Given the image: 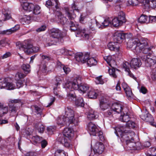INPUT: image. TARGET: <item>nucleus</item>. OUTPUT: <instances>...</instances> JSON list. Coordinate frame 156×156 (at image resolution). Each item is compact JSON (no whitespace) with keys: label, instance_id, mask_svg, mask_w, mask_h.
I'll return each instance as SVG.
<instances>
[{"label":"nucleus","instance_id":"obj_6","mask_svg":"<svg viewBox=\"0 0 156 156\" xmlns=\"http://www.w3.org/2000/svg\"><path fill=\"white\" fill-rule=\"evenodd\" d=\"M80 83V80L79 78H76V79H74L73 81L68 83L66 86L69 89L72 87L74 90H78L81 92L84 93L89 89V86L87 84H80L79 85V84Z\"/></svg>","mask_w":156,"mask_h":156},{"label":"nucleus","instance_id":"obj_33","mask_svg":"<svg viewBox=\"0 0 156 156\" xmlns=\"http://www.w3.org/2000/svg\"><path fill=\"white\" fill-rule=\"evenodd\" d=\"M145 5L147 6L154 8L156 7V0H145Z\"/></svg>","mask_w":156,"mask_h":156},{"label":"nucleus","instance_id":"obj_35","mask_svg":"<svg viewBox=\"0 0 156 156\" xmlns=\"http://www.w3.org/2000/svg\"><path fill=\"white\" fill-rule=\"evenodd\" d=\"M87 95L89 98L95 99L97 97L98 94L95 90L92 89L89 91Z\"/></svg>","mask_w":156,"mask_h":156},{"label":"nucleus","instance_id":"obj_30","mask_svg":"<svg viewBox=\"0 0 156 156\" xmlns=\"http://www.w3.org/2000/svg\"><path fill=\"white\" fill-rule=\"evenodd\" d=\"M57 123L58 125L62 126L69 125L70 123H68V120H66L64 116L62 117L58 118L57 119Z\"/></svg>","mask_w":156,"mask_h":156},{"label":"nucleus","instance_id":"obj_25","mask_svg":"<svg viewBox=\"0 0 156 156\" xmlns=\"http://www.w3.org/2000/svg\"><path fill=\"white\" fill-rule=\"evenodd\" d=\"M98 116L97 113L92 110H90L87 114V118L90 120L95 119Z\"/></svg>","mask_w":156,"mask_h":156},{"label":"nucleus","instance_id":"obj_45","mask_svg":"<svg viewBox=\"0 0 156 156\" xmlns=\"http://www.w3.org/2000/svg\"><path fill=\"white\" fill-rule=\"evenodd\" d=\"M33 140L34 142V144H37L41 142L42 140V137H40L38 136H33L32 137Z\"/></svg>","mask_w":156,"mask_h":156},{"label":"nucleus","instance_id":"obj_36","mask_svg":"<svg viewBox=\"0 0 156 156\" xmlns=\"http://www.w3.org/2000/svg\"><path fill=\"white\" fill-rule=\"evenodd\" d=\"M58 67V68H62L64 72L66 74H68L70 71V69L67 66H65L64 65L61 64L60 62H58L57 63Z\"/></svg>","mask_w":156,"mask_h":156},{"label":"nucleus","instance_id":"obj_27","mask_svg":"<svg viewBox=\"0 0 156 156\" xmlns=\"http://www.w3.org/2000/svg\"><path fill=\"white\" fill-rule=\"evenodd\" d=\"M57 53L58 55H71L73 54L72 51H69L66 48H61L58 50Z\"/></svg>","mask_w":156,"mask_h":156},{"label":"nucleus","instance_id":"obj_52","mask_svg":"<svg viewBox=\"0 0 156 156\" xmlns=\"http://www.w3.org/2000/svg\"><path fill=\"white\" fill-rule=\"evenodd\" d=\"M149 113L148 112L146 109H143L141 111V114L140 115V118L143 120L142 116H144L145 118H147V115Z\"/></svg>","mask_w":156,"mask_h":156},{"label":"nucleus","instance_id":"obj_11","mask_svg":"<svg viewBox=\"0 0 156 156\" xmlns=\"http://www.w3.org/2000/svg\"><path fill=\"white\" fill-rule=\"evenodd\" d=\"M21 102V101L20 99H14L10 100L8 103L9 111L10 112V115L12 116L16 115L17 114V112L18 108L17 107L15 106L14 105H13V103H20Z\"/></svg>","mask_w":156,"mask_h":156},{"label":"nucleus","instance_id":"obj_37","mask_svg":"<svg viewBox=\"0 0 156 156\" xmlns=\"http://www.w3.org/2000/svg\"><path fill=\"white\" fill-rule=\"evenodd\" d=\"M130 119L129 115L127 114L126 115L124 113L121 115L120 117V120L121 121L126 123L129 121Z\"/></svg>","mask_w":156,"mask_h":156},{"label":"nucleus","instance_id":"obj_62","mask_svg":"<svg viewBox=\"0 0 156 156\" xmlns=\"http://www.w3.org/2000/svg\"><path fill=\"white\" fill-rule=\"evenodd\" d=\"M60 90V89L58 86H56L54 88V93L55 95L56 96H58L59 94V92Z\"/></svg>","mask_w":156,"mask_h":156},{"label":"nucleus","instance_id":"obj_44","mask_svg":"<svg viewBox=\"0 0 156 156\" xmlns=\"http://www.w3.org/2000/svg\"><path fill=\"white\" fill-rule=\"evenodd\" d=\"M112 20L109 18L105 20L102 23V26H103L104 28L109 25V24H111Z\"/></svg>","mask_w":156,"mask_h":156},{"label":"nucleus","instance_id":"obj_22","mask_svg":"<svg viewBox=\"0 0 156 156\" xmlns=\"http://www.w3.org/2000/svg\"><path fill=\"white\" fill-rule=\"evenodd\" d=\"M120 46V45L119 43L114 41L113 42H109L108 44V48L110 50L115 51H119Z\"/></svg>","mask_w":156,"mask_h":156},{"label":"nucleus","instance_id":"obj_2","mask_svg":"<svg viewBox=\"0 0 156 156\" xmlns=\"http://www.w3.org/2000/svg\"><path fill=\"white\" fill-rule=\"evenodd\" d=\"M154 56L149 53V54L144 55L141 57V59L145 62V66L147 67L151 68L150 72L151 78L153 80H156V46L154 48Z\"/></svg>","mask_w":156,"mask_h":156},{"label":"nucleus","instance_id":"obj_43","mask_svg":"<svg viewBox=\"0 0 156 156\" xmlns=\"http://www.w3.org/2000/svg\"><path fill=\"white\" fill-rule=\"evenodd\" d=\"M111 67L112 68V69H108L109 74L113 77L115 78L117 77V76L115 73V69L112 65Z\"/></svg>","mask_w":156,"mask_h":156},{"label":"nucleus","instance_id":"obj_49","mask_svg":"<svg viewBox=\"0 0 156 156\" xmlns=\"http://www.w3.org/2000/svg\"><path fill=\"white\" fill-rule=\"evenodd\" d=\"M31 108L32 109H34L35 110V112L37 114L41 115V113L42 112V109L40 108L36 105L32 106Z\"/></svg>","mask_w":156,"mask_h":156},{"label":"nucleus","instance_id":"obj_24","mask_svg":"<svg viewBox=\"0 0 156 156\" xmlns=\"http://www.w3.org/2000/svg\"><path fill=\"white\" fill-rule=\"evenodd\" d=\"M46 6H53L56 9H59L60 6V4L58 0H48L45 4Z\"/></svg>","mask_w":156,"mask_h":156},{"label":"nucleus","instance_id":"obj_31","mask_svg":"<svg viewBox=\"0 0 156 156\" xmlns=\"http://www.w3.org/2000/svg\"><path fill=\"white\" fill-rule=\"evenodd\" d=\"M104 58L111 66H112V65L114 66L115 65V61L112 59V57L111 56H105L104 57Z\"/></svg>","mask_w":156,"mask_h":156},{"label":"nucleus","instance_id":"obj_50","mask_svg":"<svg viewBox=\"0 0 156 156\" xmlns=\"http://www.w3.org/2000/svg\"><path fill=\"white\" fill-rule=\"evenodd\" d=\"M56 129L55 126H49L47 128V131L49 134H52Z\"/></svg>","mask_w":156,"mask_h":156},{"label":"nucleus","instance_id":"obj_64","mask_svg":"<svg viewBox=\"0 0 156 156\" xmlns=\"http://www.w3.org/2000/svg\"><path fill=\"white\" fill-rule=\"evenodd\" d=\"M41 147L43 148H44L48 144L47 141L45 140H42L41 141Z\"/></svg>","mask_w":156,"mask_h":156},{"label":"nucleus","instance_id":"obj_55","mask_svg":"<svg viewBox=\"0 0 156 156\" xmlns=\"http://www.w3.org/2000/svg\"><path fill=\"white\" fill-rule=\"evenodd\" d=\"M149 151L151 154H150L149 156H156V147H151L149 149Z\"/></svg>","mask_w":156,"mask_h":156},{"label":"nucleus","instance_id":"obj_3","mask_svg":"<svg viewBox=\"0 0 156 156\" xmlns=\"http://www.w3.org/2000/svg\"><path fill=\"white\" fill-rule=\"evenodd\" d=\"M146 39L142 38L139 40L137 38L130 39L127 42V45L130 48L135 49L137 53L140 52L142 49L147 47Z\"/></svg>","mask_w":156,"mask_h":156},{"label":"nucleus","instance_id":"obj_34","mask_svg":"<svg viewBox=\"0 0 156 156\" xmlns=\"http://www.w3.org/2000/svg\"><path fill=\"white\" fill-rule=\"evenodd\" d=\"M55 156H68L67 153L62 149H57L55 152Z\"/></svg>","mask_w":156,"mask_h":156},{"label":"nucleus","instance_id":"obj_17","mask_svg":"<svg viewBox=\"0 0 156 156\" xmlns=\"http://www.w3.org/2000/svg\"><path fill=\"white\" fill-rule=\"evenodd\" d=\"M55 17V20L63 25L66 23L68 21L67 19L63 16L61 12H56Z\"/></svg>","mask_w":156,"mask_h":156},{"label":"nucleus","instance_id":"obj_51","mask_svg":"<svg viewBox=\"0 0 156 156\" xmlns=\"http://www.w3.org/2000/svg\"><path fill=\"white\" fill-rule=\"evenodd\" d=\"M96 20H91V22L89 24L90 29L92 30H95L96 28L95 23Z\"/></svg>","mask_w":156,"mask_h":156},{"label":"nucleus","instance_id":"obj_23","mask_svg":"<svg viewBox=\"0 0 156 156\" xmlns=\"http://www.w3.org/2000/svg\"><path fill=\"white\" fill-rule=\"evenodd\" d=\"M141 65V62L140 60L136 58H133L130 63V66L135 69L139 67Z\"/></svg>","mask_w":156,"mask_h":156},{"label":"nucleus","instance_id":"obj_18","mask_svg":"<svg viewBox=\"0 0 156 156\" xmlns=\"http://www.w3.org/2000/svg\"><path fill=\"white\" fill-rule=\"evenodd\" d=\"M93 148L94 153L95 154H100L102 153L104 151V147L102 143L97 142Z\"/></svg>","mask_w":156,"mask_h":156},{"label":"nucleus","instance_id":"obj_48","mask_svg":"<svg viewBox=\"0 0 156 156\" xmlns=\"http://www.w3.org/2000/svg\"><path fill=\"white\" fill-rule=\"evenodd\" d=\"M96 136H98L100 140L102 141L105 140V137L103 135V133L99 130V131L97 133Z\"/></svg>","mask_w":156,"mask_h":156},{"label":"nucleus","instance_id":"obj_7","mask_svg":"<svg viewBox=\"0 0 156 156\" xmlns=\"http://www.w3.org/2000/svg\"><path fill=\"white\" fill-rule=\"evenodd\" d=\"M16 45L18 46L19 49H23L24 52L27 54L37 52L40 49L38 47L32 46V45L27 41H25L23 44H21L20 42H17Z\"/></svg>","mask_w":156,"mask_h":156},{"label":"nucleus","instance_id":"obj_20","mask_svg":"<svg viewBox=\"0 0 156 156\" xmlns=\"http://www.w3.org/2000/svg\"><path fill=\"white\" fill-rule=\"evenodd\" d=\"M67 83L66 84V85ZM66 88L67 90V98L69 100L72 101H75L76 100V94L75 93L73 90H74L72 87L70 89H68L66 86Z\"/></svg>","mask_w":156,"mask_h":156},{"label":"nucleus","instance_id":"obj_56","mask_svg":"<svg viewBox=\"0 0 156 156\" xmlns=\"http://www.w3.org/2000/svg\"><path fill=\"white\" fill-rule=\"evenodd\" d=\"M124 91L128 97H131L133 96V94L130 88H128L127 90Z\"/></svg>","mask_w":156,"mask_h":156},{"label":"nucleus","instance_id":"obj_10","mask_svg":"<svg viewBox=\"0 0 156 156\" xmlns=\"http://www.w3.org/2000/svg\"><path fill=\"white\" fill-rule=\"evenodd\" d=\"M111 23L115 27L122 25L126 22L125 13L122 11L119 13L118 17L114 18L111 21Z\"/></svg>","mask_w":156,"mask_h":156},{"label":"nucleus","instance_id":"obj_1","mask_svg":"<svg viewBox=\"0 0 156 156\" xmlns=\"http://www.w3.org/2000/svg\"><path fill=\"white\" fill-rule=\"evenodd\" d=\"M123 127L121 126L120 127H117L115 129V133L116 136L120 137L122 141H125L128 147H129L130 150H132L133 148L136 147V144L134 141L133 136H135L134 132H130L127 133H125V131L122 132V129H123ZM126 131V130H125Z\"/></svg>","mask_w":156,"mask_h":156},{"label":"nucleus","instance_id":"obj_38","mask_svg":"<svg viewBox=\"0 0 156 156\" xmlns=\"http://www.w3.org/2000/svg\"><path fill=\"white\" fill-rule=\"evenodd\" d=\"M97 63L96 60L94 58H89V59L87 60V64L90 67L96 65L97 64Z\"/></svg>","mask_w":156,"mask_h":156},{"label":"nucleus","instance_id":"obj_14","mask_svg":"<svg viewBox=\"0 0 156 156\" xmlns=\"http://www.w3.org/2000/svg\"><path fill=\"white\" fill-rule=\"evenodd\" d=\"M75 57L77 61L84 63L87 62V60L89 59V54L87 53L83 55L82 53H77L76 54Z\"/></svg>","mask_w":156,"mask_h":156},{"label":"nucleus","instance_id":"obj_60","mask_svg":"<svg viewBox=\"0 0 156 156\" xmlns=\"http://www.w3.org/2000/svg\"><path fill=\"white\" fill-rule=\"evenodd\" d=\"M24 17L20 20L21 23L23 24H25V23H27L30 20V17Z\"/></svg>","mask_w":156,"mask_h":156},{"label":"nucleus","instance_id":"obj_13","mask_svg":"<svg viewBox=\"0 0 156 156\" xmlns=\"http://www.w3.org/2000/svg\"><path fill=\"white\" fill-rule=\"evenodd\" d=\"M77 26V25H76L75 26L71 27L70 30L73 31H74L75 30L78 31V33H77V34H81V36L83 38H84L85 39H88L89 37L90 32L84 29L83 30L80 29H78Z\"/></svg>","mask_w":156,"mask_h":156},{"label":"nucleus","instance_id":"obj_21","mask_svg":"<svg viewBox=\"0 0 156 156\" xmlns=\"http://www.w3.org/2000/svg\"><path fill=\"white\" fill-rule=\"evenodd\" d=\"M123 108V104L122 103L120 102L113 103L111 106L112 109L118 113L121 112Z\"/></svg>","mask_w":156,"mask_h":156},{"label":"nucleus","instance_id":"obj_12","mask_svg":"<svg viewBox=\"0 0 156 156\" xmlns=\"http://www.w3.org/2000/svg\"><path fill=\"white\" fill-rule=\"evenodd\" d=\"M15 88V86L11 83L8 81L7 78L0 79V88H5L8 90H13Z\"/></svg>","mask_w":156,"mask_h":156},{"label":"nucleus","instance_id":"obj_4","mask_svg":"<svg viewBox=\"0 0 156 156\" xmlns=\"http://www.w3.org/2000/svg\"><path fill=\"white\" fill-rule=\"evenodd\" d=\"M74 136V131L70 128L64 129L63 131V135H61L58 138L59 142L63 144L65 147L70 148L72 147L69 140L68 138L73 137Z\"/></svg>","mask_w":156,"mask_h":156},{"label":"nucleus","instance_id":"obj_29","mask_svg":"<svg viewBox=\"0 0 156 156\" xmlns=\"http://www.w3.org/2000/svg\"><path fill=\"white\" fill-rule=\"evenodd\" d=\"M100 107L102 111H104L109 108L110 105L109 104L105 101L104 100H101L100 102Z\"/></svg>","mask_w":156,"mask_h":156},{"label":"nucleus","instance_id":"obj_47","mask_svg":"<svg viewBox=\"0 0 156 156\" xmlns=\"http://www.w3.org/2000/svg\"><path fill=\"white\" fill-rule=\"evenodd\" d=\"M40 9L41 8L38 5H35L33 10V14L35 15L39 14L40 13Z\"/></svg>","mask_w":156,"mask_h":156},{"label":"nucleus","instance_id":"obj_15","mask_svg":"<svg viewBox=\"0 0 156 156\" xmlns=\"http://www.w3.org/2000/svg\"><path fill=\"white\" fill-rule=\"evenodd\" d=\"M136 126V124L135 122L133 121H129V122H128L126 123V126H118L117 127H116L114 128V129L115 130V129L117 127H120L121 126H123V127L124 129H122V132L124 131H125V130H126V131H125V133L126 134L127 132L128 133H129L130 132H133V131H131L129 129H133L135 128Z\"/></svg>","mask_w":156,"mask_h":156},{"label":"nucleus","instance_id":"obj_19","mask_svg":"<svg viewBox=\"0 0 156 156\" xmlns=\"http://www.w3.org/2000/svg\"><path fill=\"white\" fill-rule=\"evenodd\" d=\"M87 127L90 135H96L97 133L99 131V129L92 122H90L88 123Z\"/></svg>","mask_w":156,"mask_h":156},{"label":"nucleus","instance_id":"obj_42","mask_svg":"<svg viewBox=\"0 0 156 156\" xmlns=\"http://www.w3.org/2000/svg\"><path fill=\"white\" fill-rule=\"evenodd\" d=\"M148 19L146 15H142L138 19L139 22L141 23H144L146 22Z\"/></svg>","mask_w":156,"mask_h":156},{"label":"nucleus","instance_id":"obj_61","mask_svg":"<svg viewBox=\"0 0 156 156\" xmlns=\"http://www.w3.org/2000/svg\"><path fill=\"white\" fill-rule=\"evenodd\" d=\"M153 48V47H151V48L150 47L149 48H147V47H146L145 48H144L142 49V50L141 51H142V53L144 54H147L149 51L151 50L152 48Z\"/></svg>","mask_w":156,"mask_h":156},{"label":"nucleus","instance_id":"obj_39","mask_svg":"<svg viewBox=\"0 0 156 156\" xmlns=\"http://www.w3.org/2000/svg\"><path fill=\"white\" fill-rule=\"evenodd\" d=\"M3 13L5 17V20H9L10 18H11V16L10 14L11 11L8 9H4V11L3 12Z\"/></svg>","mask_w":156,"mask_h":156},{"label":"nucleus","instance_id":"obj_32","mask_svg":"<svg viewBox=\"0 0 156 156\" xmlns=\"http://www.w3.org/2000/svg\"><path fill=\"white\" fill-rule=\"evenodd\" d=\"M27 74L21 71H19L15 75V79L16 80H21L23 79L26 76Z\"/></svg>","mask_w":156,"mask_h":156},{"label":"nucleus","instance_id":"obj_41","mask_svg":"<svg viewBox=\"0 0 156 156\" xmlns=\"http://www.w3.org/2000/svg\"><path fill=\"white\" fill-rule=\"evenodd\" d=\"M75 104L76 105L82 107H83L84 104L83 102V100L82 98H80L77 100L75 101Z\"/></svg>","mask_w":156,"mask_h":156},{"label":"nucleus","instance_id":"obj_46","mask_svg":"<svg viewBox=\"0 0 156 156\" xmlns=\"http://www.w3.org/2000/svg\"><path fill=\"white\" fill-rule=\"evenodd\" d=\"M10 40L7 38H4L0 41V45L4 46L6 44L9 45L10 44Z\"/></svg>","mask_w":156,"mask_h":156},{"label":"nucleus","instance_id":"obj_28","mask_svg":"<svg viewBox=\"0 0 156 156\" xmlns=\"http://www.w3.org/2000/svg\"><path fill=\"white\" fill-rule=\"evenodd\" d=\"M20 28V26L19 25H16L15 27L10 29L3 31L2 33L3 34L9 35L11 34L18 30Z\"/></svg>","mask_w":156,"mask_h":156},{"label":"nucleus","instance_id":"obj_57","mask_svg":"<svg viewBox=\"0 0 156 156\" xmlns=\"http://www.w3.org/2000/svg\"><path fill=\"white\" fill-rule=\"evenodd\" d=\"M17 81L16 82V85L17 88H19L22 87L23 85V83L24 82V80H16Z\"/></svg>","mask_w":156,"mask_h":156},{"label":"nucleus","instance_id":"obj_26","mask_svg":"<svg viewBox=\"0 0 156 156\" xmlns=\"http://www.w3.org/2000/svg\"><path fill=\"white\" fill-rule=\"evenodd\" d=\"M147 116V118H146L143 116H142L143 120L147 122L150 123V124L153 126L156 127V123L154 122V119L152 115L149 113Z\"/></svg>","mask_w":156,"mask_h":156},{"label":"nucleus","instance_id":"obj_5","mask_svg":"<svg viewBox=\"0 0 156 156\" xmlns=\"http://www.w3.org/2000/svg\"><path fill=\"white\" fill-rule=\"evenodd\" d=\"M50 35L51 38L49 40L46 46H49L55 43L61 41L63 37L62 32L58 28H53L50 30Z\"/></svg>","mask_w":156,"mask_h":156},{"label":"nucleus","instance_id":"obj_40","mask_svg":"<svg viewBox=\"0 0 156 156\" xmlns=\"http://www.w3.org/2000/svg\"><path fill=\"white\" fill-rule=\"evenodd\" d=\"M30 65L28 64H23L22 66V68L25 73L27 74L30 71Z\"/></svg>","mask_w":156,"mask_h":156},{"label":"nucleus","instance_id":"obj_9","mask_svg":"<svg viewBox=\"0 0 156 156\" xmlns=\"http://www.w3.org/2000/svg\"><path fill=\"white\" fill-rule=\"evenodd\" d=\"M64 10L66 16L69 20H73L76 17L74 11H76L78 12H79L78 8L74 3L72 4L71 7H65Z\"/></svg>","mask_w":156,"mask_h":156},{"label":"nucleus","instance_id":"obj_54","mask_svg":"<svg viewBox=\"0 0 156 156\" xmlns=\"http://www.w3.org/2000/svg\"><path fill=\"white\" fill-rule=\"evenodd\" d=\"M45 127L41 123L38 124V128L37 129L38 132L40 133H42L44 131Z\"/></svg>","mask_w":156,"mask_h":156},{"label":"nucleus","instance_id":"obj_53","mask_svg":"<svg viewBox=\"0 0 156 156\" xmlns=\"http://www.w3.org/2000/svg\"><path fill=\"white\" fill-rule=\"evenodd\" d=\"M95 82L97 84H103L104 83V81L101 78V76L97 77L95 80Z\"/></svg>","mask_w":156,"mask_h":156},{"label":"nucleus","instance_id":"obj_58","mask_svg":"<svg viewBox=\"0 0 156 156\" xmlns=\"http://www.w3.org/2000/svg\"><path fill=\"white\" fill-rule=\"evenodd\" d=\"M128 4L133 6H136L138 4L137 0H129L128 1Z\"/></svg>","mask_w":156,"mask_h":156},{"label":"nucleus","instance_id":"obj_16","mask_svg":"<svg viewBox=\"0 0 156 156\" xmlns=\"http://www.w3.org/2000/svg\"><path fill=\"white\" fill-rule=\"evenodd\" d=\"M124 33L120 31L116 32L113 37L114 41L120 44L124 39Z\"/></svg>","mask_w":156,"mask_h":156},{"label":"nucleus","instance_id":"obj_63","mask_svg":"<svg viewBox=\"0 0 156 156\" xmlns=\"http://www.w3.org/2000/svg\"><path fill=\"white\" fill-rule=\"evenodd\" d=\"M21 2L23 3V4L22 5L23 9L24 10L27 11L28 9V7L29 6L30 3L23 2Z\"/></svg>","mask_w":156,"mask_h":156},{"label":"nucleus","instance_id":"obj_8","mask_svg":"<svg viewBox=\"0 0 156 156\" xmlns=\"http://www.w3.org/2000/svg\"><path fill=\"white\" fill-rule=\"evenodd\" d=\"M70 124L77 125L78 122L77 118L75 117L74 112L70 107H67L65 108V114L63 115Z\"/></svg>","mask_w":156,"mask_h":156},{"label":"nucleus","instance_id":"obj_59","mask_svg":"<svg viewBox=\"0 0 156 156\" xmlns=\"http://www.w3.org/2000/svg\"><path fill=\"white\" fill-rule=\"evenodd\" d=\"M130 64L127 62H125L123 63V67L125 69V70L126 71H129V66Z\"/></svg>","mask_w":156,"mask_h":156}]
</instances>
